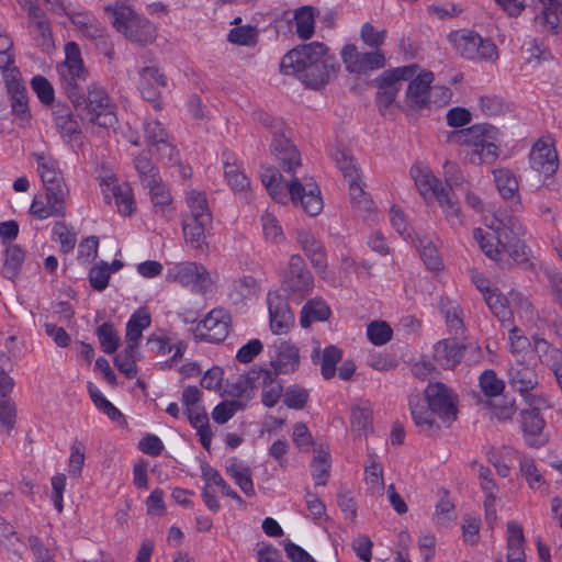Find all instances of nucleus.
<instances>
[{
  "mask_svg": "<svg viewBox=\"0 0 562 562\" xmlns=\"http://www.w3.org/2000/svg\"><path fill=\"white\" fill-rule=\"evenodd\" d=\"M373 411L370 403H356L350 408V428L355 436L362 437L372 429Z\"/></svg>",
  "mask_w": 562,
  "mask_h": 562,
  "instance_id": "nucleus-33",
  "label": "nucleus"
},
{
  "mask_svg": "<svg viewBox=\"0 0 562 562\" xmlns=\"http://www.w3.org/2000/svg\"><path fill=\"white\" fill-rule=\"evenodd\" d=\"M507 532V561L506 562H526L524 549L525 537L522 527L516 521H508Z\"/></svg>",
  "mask_w": 562,
  "mask_h": 562,
  "instance_id": "nucleus-35",
  "label": "nucleus"
},
{
  "mask_svg": "<svg viewBox=\"0 0 562 562\" xmlns=\"http://www.w3.org/2000/svg\"><path fill=\"white\" fill-rule=\"evenodd\" d=\"M71 23L88 38H101L104 35V27L92 14L88 12L66 13Z\"/></svg>",
  "mask_w": 562,
  "mask_h": 562,
  "instance_id": "nucleus-36",
  "label": "nucleus"
},
{
  "mask_svg": "<svg viewBox=\"0 0 562 562\" xmlns=\"http://www.w3.org/2000/svg\"><path fill=\"white\" fill-rule=\"evenodd\" d=\"M508 383L531 408L550 407L548 396L539 389L538 374L533 368L524 362L512 364L508 369Z\"/></svg>",
  "mask_w": 562,
  "mask_h": 562,
  "instance_id": "nucleus-10",
  "label": "nucleus"
},
{
  "mask_svg": "<svg viewBox=\"0 0 562 562\" xmlns=\"http://www.w3.org/2000/svg\"><path fill=\"white\" fill-rule=\"evenodd\" d=\"M484 300L499 321L505 322L512 317L509 299L504 297L497 290L493 289V291H487V293L484 294Z\"/></svg>",
  "mask_w": 562,
  "mask_h": 562,
  "instance_id": "nucleus-47",
  "label": "nucleus"
},
{
  "mask_svg": "<svg viewBox=\"0 0 562 562\" xmlns=\"http://www.w3.org/2000/svg\"><path fill=\"white\" fill-rule=\"evenodd\" d=\"M467 346L453 339H442L434 346V361L443 369H454L461 361Z\"/></svg>",
  "mask_w": 562,
  "mask_h": 562,
  "instance_id": "nucleus-29",
  "label": "nucleus"
},
{
  "mask_svg": "<svg viewBox=\"0 0 562 562\" xmlns=\"http://www.w3.org/2000/svg\"><path fill=\"white\" fill-rule=\"evenodd\" d=\"M18 419L16 403L12 394L0 395V431L11 434Z\"/></svg>",
  "mask_w": 562,
  "mask_h": 562,
  "instance_id": "nucleus-45",
  "label": "nucleus"
},
{
  "mask_svg": "<svg viewBox=\"0 0 562 562\" xmlns=\"http://www.w3.org/2000/svg\"><path fill=\"white\" fill-rule=\"evenodd\" d=\"M11 98L12 112L20 117L22 122H27L30 119L27 92L26 88L9 91Z\"/></svg>",
  "mask_w": 562,
  "mask_h": 562,
  "instance_id": "nucleus-56",
  "label": "nucleus"
},
{
  "mask_svg": "<svg viewBox=\"0 0 562 562\" xmlns=\"http://www.w3.org/2000/svg\"><path fill=\"white\" fill-rule=\"evenodd\" d=\"M313 278L306 270L304 260L299 255L290 258L282 274V288L292 293H308L313 289Z\"/></svg>",
  "mask_w": 562,
  "mask_h": 562,
  "instance_id": "nucleus-20",
  "label": "nucleus"
},
{
  "mask_svg": "<svg viewBox=\"0 0 562 562\" xmlns=\"http://www.w3.org/2000/svg\"><path fill=\"white\" fill-rule=\"evenodd\" d=\"M458 395L441 382L429 383L424 390V400L411 398V414L420 431L436 435L450 428L459 414Z\"/></svg>",
  "mask_w": 562,
  "mask_h": 562,
  "instance_id": "nucleus-2",
  "label": "nucleus"
},
{
  "mask_svg": "<svg viewBox=\"0 0 562 562\" xmlns=\"http://www.w3.org/2000/svg\"><path fill=\"white\" fill-rule=\"evenodd\" d=\"M109 279L110 268L104 261L92 267L89 272L90 284L97 291H103L108 286Z\"/></svg>",
  "mask_w": 562,
  "mask_h": 562,
  "instance_id": "nucleus-64",
  "label": "nucleus"
},
{
  "mask_svg": "<svg viewBox=\"0 0 562 562\" xmlns=\"http://www.w3.org/2000/svg\"><path fill=\"white\" fill-rule=\"evenodd\" d=\"M440 310L446 318V324L451 335L462 336L465 328L463 324L462 310L457 302L441 299Z\"/></svg>",
  "mask_w": 562,
  "mask_h": 562,
  "instance_id": "nucleus-38",
  "label": "nucleus"
},
{
  "mask_svg": "<svg viewBox=\"0 0 562 562\" xmlns=\"http://www.w3.org/2000/svg\"><path fill=\"white\" fill-rule=\"evenodd\" d=\"M417 249L419 255L430 270H440L442 267V261L439 257L436 246L432 241L426 237L419 238L417 244Z\"/></svg>",
  "mask_w": 562,
  "mask_h": 562,
  "instance_id": "nucleus-51",
  "label": "nucleus"
},
{
  "mask_svg": "<svg viewBox=\"0 0 562 562\" xmlns=\"http://www.w3.org/2000/svg\"><path fill=\"white\" fill-rule=\"evenodd\" d=\"M341 59L349 72L367 74L384 68L386 60L382 50L360 53L353 44L346 45L341 50Z\"/></svg>",
  "mask_w": 562,
  "mask_h": 562,
  "instance_id": "nucleus-16",
  "label": "nucleus"
},
{
  "mask_svg": "<svg viewBox=\"0 0 562 562\" xmlns=\"http://www.w3.org/2000/svg\"><path fill=\"white\" fill-rule=\"evenodd\" d=\"M393 330L390 325L383 321H375L368 325L367 336L375 346H382L391 340Z\"/></svg>",
  "mask_w": 562,
  "mask_h": 562,
  "instance_id": "nucleus-54",
  "label": "nucleus"
},
{
  "mask_svg": "<svg viewBox=\"0 0 562 562\" xmlns=\"http://www.w3.org/2000/svg\"><path fill=\"white\" fill-rule=\"evenodd\" d=\"M350 200L353 209L363 217L369 218L375 212L376 207L371 198L364 192L360 183L356 180L349 183Z\"/></svg>",
  "mask_w": 562,
  "mask_h": 562,
  "instance_id": "nucleus-42",
  "label": "nucleus"
},
{
  "mask_svg": "<svg viewBox=\"0 0 562 562\" xmlns=\"http://www.w3.org/2000/svg\"><path fill=\"white\" fill-rule=\"evenodd\" d=\"M457 53L469 60L495 61L498 59L496 45L470 30H457L448 35Z\"/></svg>",
  "mask_w": 562,
  "mask_h": 562,
  "instance_id": "nucleus-12",
  "label": "nucleus"
},
{
  "mask_svg": "<svg viewBox=\"0 0 562 562\" xmlns=\"http://www.w3.org/2000/svg\"><path fill=\"white\" fill-rule=\"evenodd\" d=\"M45 195L36 194L30 206V214L43 221L49 217H64L67 213L66 200L69 188H44Z\"/></svg>",
  "mask_w": 562,
  "mask_h": 562,
  "instance_id": "nucleus-15",
  "label": "nucleus"
},
{
  "mask_svg": "<svg viewBox=\"0 0 562 562\" xmlns=\"http://www.w3.org/2000/svg\"><path fill=\"white\" fill-rule=\"evenodd\" d=\"M533 341L540 361L548 366L553 373L559 372L562 368V351L538 336L533 337Z\"/></svg>",
  "mask_w": 562,
  "mask_h": 562,
  "instance_id": "nucleus-39",
  "label": "nucleus"
},
{
  "mask_svg": "<svg viewBox=\"0 0 562 562\" xmlns=\"http://www.w3.org/2000/svg\"><path fill=\"white\" fill-rule=\"evenodd\" d=\"M150 315L146 310H137L126 325V340L138 341L143 330L150 326Z\"/></svg>",
  "mask_w": 562,
  "mask_h": 562,
  "instance_id": "nucleus-48",
  "label": "nucleus"
},
{
  "mask_svg": "<svg viewBox=\"0 0 562 562\" xmlns=\"http://www.w3.org/2000/svg\"><path fill=\"white\" fill-rule=\"evenodd\" d=\"M296 34L302 40H308L314 34L315 12L310 5L301 7L294 12Z\"/></svg>",
  "mask_w": 562,
  "mask_h": 562,
  "instance_id": "nucleus-44",
  "label": "nucleus"
},
{
  "mask_svg": "<svg viewBox=\"0 0 562 562\" xmlns=\"http://www.w3.org/2000/svg\"><path fill=\"white\" fill-rule=\"evenodd\" d=\"M167 280L178 282L186 286H191L202 291L210 282V274L206 268L196 262H181L168 269Z\"/></svg>",
  "mask_w": 562,
  "mask_h": 562,
  "instance_id": "nucleus-17",
  "label": "nucleus"
},
{
  "mask_svg": "<svg viewBox=\"0 0 562 562\" xmlns=\"http://www.w3.org/2000/svg\"><path fill=\"white\" fill-rule=\"evenodd\" d=\"M333 61L323 43L312 42L285 54L280 69L284 75H296L306 86L319 89L327 83L334 71Z\"/></svg>",
  "mask_w": 562,
  "mask_h": 562,
  "instance_id": "nucleus-3",
  "label": "nucleus"
},
{
  "mask_svg": "<svg viewBox=\"0 0 562 562\" xmlns=\"http://www.w3.org/2000/svg\"><path fill=\"white\" fill-rule=\"evenodd\" d=\"M308 400L307 390L293 385L288 387L283 394L284 404L292 409H302Z\"/></svg>",
  "mask_w": 562,
  "mask_h": 562,
  "instance_id": "nucleus-61",
  "label": "nucleus"
},
{
  "mask_svg": "<svg viewBox=\"0 0 562 562\" xmlns=\"http://www.w3.org/2000/svg\"><path fill=\"white\" fill-rule=\"evenodd\" d=\"M222 161L224 176L231 189L238 193L246 192L250 188V182L235 153L227 149L224 150L222 153Z\"/></svg>",
  "mask_w": 562,
  "mask_h": 562,
  "instance_id": "nucleus-27",
  "label": "nucleus"
},
{
  "mask_svg": "<svg viewBox=\"0 0 562 562\" xmlns=\"http://www.w3.org/2000/svg\"><path fill=\"white\" fill-rule=\"evenodd\" d=\"M27 19L30 29L35 33L37 45L43 52L49 53L55 45L50 23L45 13L40 7H31Z\"/></svg>",
  "mask_w": 562,
  "mask_h": 562,
  "instance_id": "nucleus-28",
  "label": "nucleus"
},
{
  "mask_svg": "<svg viewBox=\"0 0 562 562\" xmlns=\"http://www.w3.org/2000/svg\"><path fill=\"white\" fill-rule=\"evenodd\" d=\"M493 176L495 186L504 200H519V184L509 169H495Z\"/></svg>",
  "mask_w": 562,
  "mask_h": 562,
  "instance_id": "nucleus-37",
  "label": "nucleus"
},
{
  "mask_svg": "<svg viewBox=\"0 0 562 562\" xmlns=\"http://www.w3.org/2000/svg\"><path fill=\"white\" fill-rule=\"evenodd\" d=\"M480 386L484 395L497 396L505 389L504 382L498 379L493 370H485L480 376Z\"/></svg>",
  "mask_w": 562,
  "mask_h": 562,
  "instance_id": "nucleus-58",
  "label": "nucleus"
},
{
  "mask_svg": "<svg viewBox=\"0 0 562 562\" xmlns=\"http://www.w3.org/2000/svg\"><path fill=\"white\" fill-rule=\"evenodd\" d=\"M188 212L182 220L186 243L193 249L206 248V232L211 228L213 216L204 192L191 189L186 193Z\"/></svg>",
  "mask_w": 562,
  "mask_h": 562,
  "instance_id": "nucleus-6",
  "label": "nucleus"
},
{
  "mask_svg": "<svg viewBox=\"0 0 562 562\" xmlns=\"http://www.w3.org/2000/svg\"><path fill=\"white\" fill-rule=\"evenodd\" d=\"M97 336L101 348L105 353L112 355L117 350L120 336L111 323H103L99 326L97 329Z\"/></svg>",
  "mask_w": 562,
  "mask_h": 562,
  "instance_id": "nucleus-50",
  "label": "nucleus"
},
{
  "mask_svg": "<svg viewBox=\"0 0 562 562\" xmlns=\"http://www.w3.org/2000/svg\"><path fill=\"white\" fill-rule=\"evenodd\" d=\"M229 326V313L223 308H214L198 325L196 335L205 341L218 344L227 337Z\"/></svg>",
  "mask_w": 562,
  "mask_h": 562,
  "instance_id": "nucleus-18",
  "label": "nucleus"
},
{
  "mask_svg": "<svg viewBox=\"0 0 562 562\" xmlns=\"http://www.w3.org/2000/svg\"><path fill=\"white\" fill-rule=\"evenodd\" d=\"M299 359L297 348L288 342H282L278 348V353L272 364L276 371L286 373L294 370Z\"/></svg>",
  "mask_w": 562,
  "mask_h": 562,
  "instance_id": "nucleus-43",
  "label": "nucleus"
},
{
  "mask_svg": "<svg viewBox=\"0 0 562 562\" xmlns=\"http://www.w3.org/2000/svg\"><path fill=\"white\" fill-rule=\"evenodd\" d=\"M387 31L385 29L378 31L375 27L369 23L366 22L362 24L360 30V37L366 45L372 48H379L381 45H383L385 37H386Z\"/></svg>",
  "mask_w": 562,
  "mask_h": 562,
  "instance_id": "nucleus-60",
  "label": "nucleus"
},
{
  "mask_svg": "<svg viewBox=\"0 0 562 562\" xmlns=\"http://www.w3.org/2000/svg\"><path fill=\"white\" fill-rule=\"evenodd\" d=\"M530 167L546 177L552 176L559 167V157L550 137L539 138L529 154Z\"/></svg>",
  "mask_w": 562,
  "mask_h": 562,
  "instance_id": "nucleus-19",
  "label": "nucleus"
},
{
  "mask_svg": "<svg viewBox=\"0 0 562 562\" xmlns=\"http://www.w3.org/2000/svg\"><path fill=\"white\" fill-rule=\"evenodd\" d=\"M37 173L44 188H68L57 159L47 153H34Z\"/></svg>",
  "mask_w": 562,
  "mask_h": 562,
  "instance_id": "nucleus-23",
  "label": "nucleus"
},
{
  "mask_svg": "<svg viewBox=\"0 0 562 562\" xmlns=\"http://www.w3.org/2000/svg\"><path fill=\"white\" fill-rule=\"evenodd\" d=\"M55 125L61 137L71 138L80 133L79 124L74 119L69 109L66 106H57L54 112Z\"/></svg>",
  "mask_w": 562,
  "mask_h": 562,
  "instance_id": "nucleus-46",
  "label": "nucleus"
},
{
  "mask_svg": "<svg viewBox=\"0 0 562 562\" xmlns=\"http://www.w3.org/2000/svg\"><path fill=\"white\" fill-rule=\"evenodd\" d=\"M508 340L509 350L516 357H520L527 353L531 346L529 338L517 326H513L509 329Z\"/></svg>",
  "mask_w": 562,
  "mask_h": 562,
  "instance_id": "nucleus-57",
  "label": "nucleus"
},
{
  "mask_svg": "<svg viewBox=\"0 0 562 562\" xmlns=\"http://www.w3.org/2000/svg\"><path fill=\"white\" fill-rule=\"evenodd\" d=\"M256 120L272 133L270 150L284 172H294L301 166V156L296 147L285 136L282 120L266 112L256 113Z\"/></svg>",
  "mask_w": 562,
  "mask_h": 562,
  "instance_id": "nucleus-8",
  "label": "nucleus"
},
{
  "mask_svg": "<svg viewBox=\"0 0 562 562\" xmlns=\"http://www.w3.org/2000/svg\"><path fill=\"white\" fill-rule=\"evenodd\" d=\"M486 227L487 231H473V237L485 256L498 261L503 254H507L518 265L528 261L529 249L521 239L525 229L517 217L497 213L486 223Z\"/></svg>",
  "mask_w": 562,
  "mask_h": 562,
  "instance_id": "nucleus-1",
  "label": "nucleus"
},
{
  "mask_svg": "<svg viewBox=\"0 0 562 562\" xmlns=\"http://www.w3.org/2000/svg\"><path fill=\"white\" fill-rule=\"evenodd\" d=\"M134 166L138 172L143 186H153V183H156V179L160 177L158 169L144 154H140L134 158Z\"/></svg>",
  "mask_w": 562,
  "mask_h": 562,
  "instance_id": "nucleus-49",
  "label": "nucleus"
},
{
  "mask_svg": "<svg viewBox=\"0 0 562 562\" xmlns=\"http://www.w3.org/2000/svg\"><path fill=\"white\" fill-rule=\"evenodd\" d=\"M143 130L146 143L155 148L161 158H166L169 161L177 159L178 151L160 122L151 119L146 120Z\"/></svg>",
  "mask_w": 562,
  "mask_h": 562,
  "instance_id": "nucleus-21",
  "label": "nucleus"
},
{
  "mask_svg": "<svg viewBox=\"0 0 562 562\" xmlns=\"http://www.w3.org/2000/svg\"><path fill=\"white\" fill-rule=\"evenodd\" d=\"M480 109L485 115L497 116L505 113L508 106L503 98L491 94L480 98Z\"/></svg>",
  "mask_w": 562,
  "mask_h": 562,
  "instance_id": "nucleus-62",
  "label": "nucleus"
},
{
  "mask_svg": "<svg viewBox=\"0 0 562 562\" xmlns=\"http://www.w3.org/2000/svg\"><path fill=\"white\" fill-rule=\"evenodd\" d=\"M411 176L424 199L432 196L437 199L440 191H446V189L439 187V181L430 168L422 162H417L411 168Z\"/></svg>",
  "mask_w": 562,
  "mask_h": 562,
  "instance_id": "nucleus-32",
  "label": "nucleus"
},
{
  "mask_svg": "<svg viewBox=\"0 0 562 562\" xmlns=\"http://www.w3.org/2000/svg\"><path fill=\"white\" fill-rule=\"evenodd\" d=\"M416 70V65L396 67L385 70L374 80L378 87L375 99L382 113L395 101L403 81L413 78Z\"/></svg>",
  "mask_w": 562,
  "mask_h": 562,
  "instance_id": "nucleus-13",
  "label": "nucleus"
},
{
  "mask_svg": "<svg viewBox=\"0 0 562 562\" xmlns=\"http://www.w3.org/2000/svg\"><path fill=\"white\" fill-rule=\"evenodd\" d=\"M86 110L89 122L100 127L112 128L117 123L115 106L99 86L89 87Z\"/></svg>",
  "mask_w": 562,
  "mask_h": 562,
  "instance_id": "nucleus-14",
  "label": "nucleus"
},
{
  "mask_svg": "<svg viewBox=\"0 0 562 562\" xmlns=\"http://www.w3.org/2000/svg\"><path fill=\"white\" fill-rule=\"evenodd\" d=\"M111 13L113 26L125 37L138 44L146 45L156 37L155 26L146 19L139 16L127 5L106 8Z\"/></svg>",
  "mask_w": 562,
  "mask_h": 562,
  "instance_id": "nucleus-11",
  "label": "nucleus"
},
{
  "mask_svg": "<svg viewBox=\"0 0 562 562\" xmlns=\"http://www.w3.org/2000/svg\"><path fill=\"white\" fill-rule=\"evenodd\" d=\"M262 389V404L267 407L274 406L280 400L283 387L272 373L266 369H252L247 375H240L237 383L233 384L227 393L233 396H243L249 391Z\"/></svg>",
  "mask_w": 562,
  "mask_h": 562,
  "instance_id": "nucleus-9",
  "label": "nucleus"
},
{
  "mask_svg": "<svg viewBox=\"0 0 562 562\" xmlns=\"http://www.w3.org/2000/svg\"><path fill=\"white\" fill-rule=\"evenodd\" d=\"M342 351L336 346L324 349L321 360V372L324 379H331L336 373V366L341 360Z\"/></svg>",
  "mask_w": 562,
  "mask_h": 562,
  "instance_id": "nucleus-52",
  "label": "nucleus"
},
{
  "mask_svg": "<svg viewBox=\"0 0 562 562\" xmlns=\"http://www.w3.org/2000/svg\"><path fill=\"white\" fill-rule=\"evenodd\" d=\"M330 315L329 306L319 299L308 301L301 311V326L307 328L314 322H324Z\"/></svg>",
  "mask_w": 562,
  "mask_h": 562,
  "instance_id": "nucleus-41",
  "label": "nucleus"
},
{
  "mask_svg": "<svg viewBox=\"0 0 562 562\" xmlns=\"http://www.w3.org/2000/svg\"><path fill=\"white\" fill-rule=\"evenodd\" d=\"M26 252L18 244H8L4 249V259L1 268V274L3 278L10 281H14L25 261Z\"/></svg>",
  "mask_w": 562,
  "mask_h": 562,
  "instance_id": "nucleus-34",
  "label": "nucleus"
},
{
  "mask_svg": "<svg viewBox=\"0 0 562 562\" xmlns=\"http://www.w3.org/2000/svg\"><path fill=\"white\" fill-rule=\"evenodd\" d=\"M88 391L94 405L102 409L111 419L114 420L121 417V412L102 395L94 384L88 383Z\"/></svg>",
  "mask_w": 562,
  "mask_h": 562,
  "instance_id": "nucleus-59",
  "label": "nucleus"
},
{
  "mask_svg": "<svg viewBox=\"0 0 562 562\" xmlns=\"http://www.w3.org/2000/svg\"><path fill=\"white\" fill-rule=\"evenodd\" d=\"M364 480L372 493L382 494L384 487L383 465L372 461L364 469Z\"/></svg>",
  "mask_w": 562,
  "mask_h": 562,
  "instance_id": "nucleus-53",
  "label": "nucleus"
},
{
  "mask_svg": "<svg viewBox=\"0 0 562 562\" xmlns=\"http://www.w3.org/2000/svg\"><path fill=\"white\" fill-rule=\"evenodd\" d=\"M261 182L270 196L278 203L285 204L288 193L293 204H300L310 216L318 215L323 210L321 190L312 178H292L286 183L274 167H266L261 171Z\"/></svg>",
  "mask_w": 562,
  "mask_h": 562,
  "instance_id": "nucleus-4",
  "label": "nucleus"
},
{
  "mask_svg": "<svg viewBox=\"0 0 562 562\" xmlns=\"http://www.w3.org/2000/svg\"><path fill=\"white\" fill-rule=\"evenodd\" d=\"M262 232L265 238L272 243H280L284 239L282 227L276 215L267 211L261 216Z\"/></svg>",
  "mask_w": 562,
  "mask_h": 562,
  "instance_id": "nucleus-55",
  "label": "nucleus"
},
{
  "mask_svg": "<svg viewBox=\"0 0 562 562\" xmlns=\"http://www.w3.org/2000/svg\"><path fill=\"white\" fill-rule=\"evenodd\" d=\"M167 81L164 74L156 66L144 67L139 71L138 88L143 98L154 104L155 109H160L159 88L166 87Z\"/></svg>",
  "mask_w": 562,
  "mask_h": 562,
  "instance_id": "nucleus-22",
  "label": "nucleus"
},
{
  "mask_svg": "<svg viewBox=\"0 0 562 562\" xmlns=\"http://www.w3.org/2000/svg\"><path fill=\"white\" fill-rule=\"evenodd\" d=\"M296 240L319 274L325 277L327 261L322 241L308 229H299Z\"/></svg>",
  "mask_w": 562,
  "mask_h": 562,
  "instance_id": "nucleus-24",
  "label": "nucleus"
},
{
  "mask_svg": "<svg viewBox=\"0 0 562 562\" xmlns=\"http://www.w3.org/2000/svg\"><path fill=\"white\" fill-rule=\"evenodd\" d=\"M438 203L443 210L446 220L453 227H461L464 223L461 207L454 196L449 190L440 191L437 198Z\"/></svg>",
  "mask_w": 562,
  "mask_h": 562,
  "instance_id": "nucleus-40",
  "label": "nucleus"
},
{
  "mask_svg": "<svg viewBox=\"0 0 562 562\" xmlns=\"http://www.w3.org/2000/svg\"><path fill=\"white\" fill-rule=\"evenodd\" d=\"M538 408L525 411L522 414V427L526 441L531 447H542L548 441V436L543 432L544 420L540 416Z\"/></svg>",
  "mask_w": 562,
  "mask_h": 562,
  "instance_id": "nucleus-31",
  "label": "nucleus"
},
{
  "mask_svg": "<svg viewBox=\"0 0 562 562\" xmlns=\"http://www.w3.org/2000/svg\"><path fill=\"white\" fill-rule=\"evenodd\" d=\"M449 139L468 149L465 157L471 164H492L498 157L499 131L491 124H474L454 131Z\"/></svg>",
  "mask_w": 562,
  "mask_h": 562,
  "instance_id": "nucleus-5",
  "label": "nucleus"
},
{
  "mask_svg": "<svg viewBox=\"0 0 562 562\" xmlns=\"http://www.w3.org/2000/svg\"><path fill=\"white\" fill-rule=\"evenodd\" d=\"M432 80V72L422 71L409 82L406 99L411 108L422 109L430 102Z\"/></svg>",
  "mask_w": 562,
  "mask_h": 562,
  "instance_id": "nucleus-26",
  "label": "nucleus"
},
{
  "mask_svg": "<svg viewBox=\"0 0 562 562\" xmlns=\"http://www.w3.org/2000/svg\"><path fill=\"white\" fill-rule=\"evenodd\" d=\"M542 10L536 15L535 27L541 33L557 34L562 14V1L560 0H539Z\"/></svg>",
  "mask_w": 562,
  "mask_h": 562,
  "instance_id": "nucleus-30",
  "label": "nucleus"
},
{
  "mask_svg": "<svg viewBox=\"0 0 562 562\" xmlns=\"http://www.w3.org/2000/svg\"><path fill=\"white\" fill-rule=\"evenodd\" d=\"M243 408L244 404L239 401H225L215 406L212 417L216 423L224 424L232 418L236 412Z\"/></svg>",
  "mask_w": 562,
  "mask_h": 562,
  "instance_id": "nucleus-63",
  "label": "nucleus"
},
{
  "mask_svg": "<svg viewBox=\"0 0 562 562\" xmlns=\"http://www.w3.org/2000/svg\"><path fill=\"white\" fill-rule=\"evenodd\" d=\"M65 60L57 66L60 86L75 106L85 102L83 83L88 79L80 48L77 43L68 42L65 45Z\"/></svg>",
  "mask_w": 562,
  "mask_h": 562,
  "instance_id": "nucleus-7",
  "label": "nucleus"
},
{
  "mask_svg": "<svg viewBox=\"0 0 562 562\" xmlns=\"http://www.w3.org/2000/svg\"><path fill=\"white\" fill-rule=\"evenodd\" d=\"M270 327L274 334L288 333L294 323V316L286 301L279 294H268Z\"/></svg>",
  "mask_w": 562,
  "mask_h": 562,
  "instance_id": "nucleus-25",
  "label": "nucleus"
}]
</instances>
